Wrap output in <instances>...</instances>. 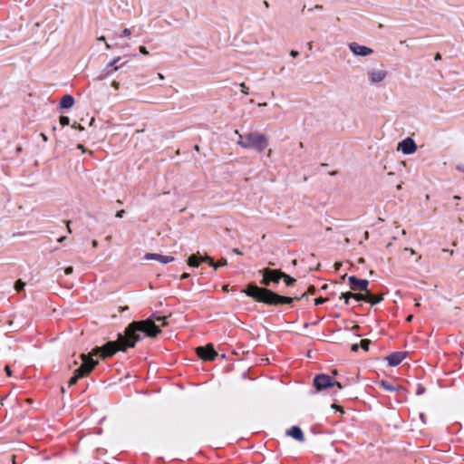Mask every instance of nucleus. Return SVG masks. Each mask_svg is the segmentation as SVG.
Returning <instances> with one entry per match:
<instances>
[{"label":"nucleus","instance_id":"nucleus-36","mask_svg":"<svg viewBox=\"0 0 464 464\" xmlns=\"http://www.w3.org/2000/svg\"><path fill=\"white\" fill-rule=\"evenodd\" d=\"M77 149L81 150L83 153L87 151V150L84 148L82 144H78Z\"/></svg>","mask_w":464,"mask_h":464},{"label":"nucleus","instance_id":"nucleus-26","mask_svg":"<svg viewBox=\"0 0 464 464\" xmlns=\"http://www.w3.org/2000/svg\"><path fill=\"white\" fill-rule=\"evenodd\" d=\"M60 123L63 126H66L70 123V119L67 116H61L60 117Z\"/></svg>","mask_w":464,"mask_h":464},{"label":"nucleus","instance_id":"nucleus-15","mask_svg":"<svg viewBox=\"0 0 464 464\" xmlns=\"http://www.w3.org/2000/svg\"><path fill=\"white\" fill-rule=\"evenodd\" d=\"M74 104V99L72 95H64L60 102V107L64 109L72 108Z\"/></svg>","mask_w":464,"mask_h":464},{"label":"nucleus","instance_id":"nucleus-22","mask_svg":"<svg viewBox=\"0 0 464 464\" xmlns=\"http://www.w3.org/2000/svg\"><path fill=\"white\" fill-rule=\"evenodd\" d=\"M371 343V341L368 339H363L361 341L360 345L364 350L367 351L369 349V345Z\"/></svg>","mask_w":464,"mask_h":464},{"label":"nucleus","instance_id":"nucleus-48","mask_svg":"<svg viewBox=\"0 0 464 464\" xmlns=\"http://www.w3.org/2000/svg\"><path fill=\"white\" fill-rule=\"evenodd\" d=\"M65 239V237H62L58 239V242H63Z\"/></svg>","mask_w":464,"mask_h":464},{"label":"nucleus","instance_id":"nucleus-34","mask_svg":"<svg viewBox=\"0 0 464 464\" xmlns=\"http://www.w3.org/2000/svg\"><path fill=\"white\" fill-rule=\"evenodd\" d=\"M111 86H112L115 90H118V89H119V87H120V83H119V82H117V81H113V82H111Z\"/></svg>","mask_w":464,"mask_h":464},{"label":"nucleus","instance_id":"nucleus-56","mask_svg":"<svg viewBox=\"0 0 464 464\" xmlns=\"http://www.w3.org/2000/svg\"><path fill=\"white\" fill-rule=\"evenodd\" d=\"M368 237H369L368 232H365V233H364V237H365V238H368Z\"/></svg>","mask_w":464,"mask_h":464},{"label":"nucleus","instance_id":"nucleus-29","mask_svg":"<svg viewBox=\"0 0 464 464\" xmlns=\"http://www.w3.org/2000/svg\"><path fill=\"white\" fill-rule=\"evenodd\" d=\"M240 87H241V92L244 94H248V87L246 85L245 82L240 83Z\"/></svg>","mask_w":464,"mask_h":464},{"label":"nucleus","instance_id":"nucleus-50","mask_svg":"<svg viewBox=\"0 0 464 464\" xmlns=\"http://www.w3.org/2000/svg\"><path fill=\"white\" fill-rule=\"evenodd\" d=\"M412 317H413L412 315H409V316L407 317V321H409V322H410V321H411V320H412Z\"/></svg>","mask_w":464,"mask_h":464},{"label":"nucleus","instance_id":"nucleus-9","mask_svg":"<svg viewBox=\"0 0 464 464\" xmlns=\"http://www.w3.org/2000/svg\"><path fill=\"white\" fill-rule=\"evenodd\" d=\"M397 150L405 155H410L417 150V145L411 138H406L398 143Z\"/></svg>","mask_w":464,"mask_h":464},{"label":"nucleus","instance_id":"nucleus-31","mask_svg":"<svg viewBox=\"0 0 464 464\" xmlns=\"http://www.w3.org/2000/svg\"><path fill=\"white\" fill-rule=\"evenodd\" d=\"M326 298H324V297H318L314 300V303L315 304H324V302H326Z\"/></svg>","mask_w":464,"mask_h":464},{"label":"nucleus","instance_id":"nucleus-25","mask_svg":"<svg viewBox=\"0 0 464 464\" xmlns=\"http://www.w3.org/2000/svg\"><path fill=\"white\" fill-rule=\"evenodd\" d=\"M381 385L387 391H395L397 390L395 387L390 385L389 383H387L386 382H381Z\"/></svg>","mask_w":464,"mask_h":464},{"label":"nucleus","instance_id":"nucleus-52","mask_svg":"<svg viewBox=\"0 0 464 464\" xmlns=\"http://www.w3.org/2000/svg\"><path fill=\"white\" fill-rule=\"evenodd\" d=\"M332 373H333V375H334V376L338 374V372H337V371H336V370H334V371L332 372Z\"/></svg>","mask_w":464,"mask_h":464},{"label":"nucleus","instance_id":"nucleus-41","mask_svg":"<svg viewBox=\"0 0 464 464\" xmlns=\"http://www.w3.org/2000/svg\"><path fill=\"white\" fill-rule=\"evenodd\" d=\"M352 350H353V351H354V352H356V351L358 350V344H353V345L352 346Z\"/></svg>","mask_w":464,"mask_h":464},{"label":"nucleus","instance_id":"nucleus-44","mask_svg":"<svg viewBox=\"0 0 464 464\" xmlns=\"http://www.w3.org/2000/svg\"><path fill=\"white\" fill-rule=\"evenodd\" d=\"M69 224H70V221L67 222V231L69 233H72V230H71V227H70Z\"/></svg>","mask_w":464,"mask_h":464},{"label":"nucleus","instance_id":"nucleus-62","mask_svg":"<svg viewBox=\"0 0 464 464\" xmlns=\"http://www.w3.org/2000/svg\"><path fill=\"white\" fill-rule=\"evenodd\" d=\"M420 418H421L422 421H424V420H423V414H420Z\"/></svg>","mask_w":464,"mask_h":464},{"label":"nucleus","instance_id":"nucleus-33","mask_svg":"<svg viewBox=\"0 0 464 464\" xmlns=\"http://www.w3.org/2000/svg\"><path fill=\"white\" fill-rule=\"evenodd\" d=\"M72 271H73L72 266H68V267H66V268L64 269V273H65V275H71V274L72 273Z\"/></svg>","mask_w":464,"mask_h":464},{"label":"nucleus","instance_id":"nucleus-54","mask_svg":"<svg viewBox=\"0 0 464 464\" xmlns=\"http://www.w3.org/2000/svg\"><path fill=\"white\" fill-rule=\"evenodd\" d=\"M98 40H100V41H104V40H105V38H104V36H101V37H99V39H98Z\"/></svg>","mask_w":464,"mask_h":464},{"label":"nucleus","instance_id":"nucleus-46","mask_svg":"<svg viewBox=\"0 0 464 464\" xmlns=\"http://www.w3.org/2000/svg\"><path fill=\"white\" fill-rule=\"evenodd\" d=\"M334 266H335V268H336V269H339V268H340V266H341V263H335V265H334Z\"/></svg>","mask_w":464,"mask_h":464},{"label":"nucleus","instance_id":"nucleus-4","mask_svg":"<svg viewBox=\"0 0 464 464\" xmlns=\"http://www.w3.org/2000/svg\"><path fill=\"white\" fill-rule=\"evenodd\" d=\"M103 352L104 346L102 348L97 347L88 354L82 353L81 355L82 363L78 369L75 370L73 376L69 380V386L74 385L80 378L87 376L98 363V361L93 360L92 356L101 354L103 358H105L106 356L103 355Z\"/></svg>","mask_w":464,"mask_h":464},{"label":"nucleus","instance_id":"nucleus-45","mask_svg":"<svg viewBox=\"0 0 464 464\" xmlns=\"http://www.w3.org/2000/svg\"><path fill=\"white\" fill-rule=\"evenodd\" d=\"M158 77L160 79V80H163L164 79V76L162 73L159 72L158 73Z\"/></svg>","mask_w":464,"mask_h":464},{"label":"nucleus","instance_id":"nucleus-14","mask_svg":"<svg viewBox=\"0 0 464 464\" xmlns=\"http://www.w3.org/2000/svg\"><path fill=\"white\" fill-rule=\"evenodd\" d=\"M286 434L298 441H304V434L302 430L297 426H293L286 431Z\"/></svg>","mask_w":464,"mask_h":464},{"label":"nucleus","instance_id":"nucleus-13","mask_svg":"<svg viewBox=\"0 0 464 464\" xmlns=\"http://www.w3.org/2000/svg\"><path fill=\"white\" fill-rule=\"evenodd\" d=\"M406 353L402 352H397L390 354L386 357V360L390 366H397L405 358Z\"/></svg>","mask_w":464,"mask_h":464},{"label":"nucleus","instance_id":"nucleus-35","mask_svg":"<svg viewBox=\"0 0 464 464\" xmlns=\"http://www.w3.org/2000/svg\"><path fill=\"white\" fill-rule=\"evenodd\" d=\"M125 211L123 209L121 210H119L117 213H116V218H122L123 215H124Z\"/></svg>","mask_w":464,"mask_h":464},{"label":"nucleus","instance_id":"nucleus-42","mask_svg":"<svg viewBox=\"0 0 464 464\" xmlns=\"http://www.w3.org/2000/svg\"><path fill=\"white\" fill-rule=\"evenodd\" d=\"M92 245L93 247H96L98 246V241L97 240H93L92 242Z\"/></svg>","mask_w":464,"mask_h":464},{"label":"nucleus","instance_id":"nucleus-51","mask_svg":"<svg viewBox=\"0 0 464 464\" xmlns=\"http://www.w3.org/2000/svg\"><path fill=\"white\" fill-rule=\"evenodd\" d=\"M78 129H79V130H81V131L84 130V128H83L82 125H79V126H78Z\"/></svg>","mask_w":464,"mask_h":464},{"label":"nucleus","instance_id":"nucleus-21","mask_svg":"<svg viewBox=\"0 0 464 464\" xmlns=\"http://www.w3.org/2000/svg\"><path fill=\"white\" fill-rule=\"evenodd\" d=\"M227 264V259H221L218 262H214V266H212V267H214L215 269H218V267L224 266Z\"/></svg>","mask_w":464,"mask_h":464},{"label":"nucleus","instance_id":"nucleus-30","mask_svg":"<svg viewBox=\"0 0 464 464\" xmlns=\"http://www.w3.org/2000/svg\"><path fill=\"white\" fill-rule=\"evenodd\" d=\"M130 35V30L128 28H125L121 33V37H129Z\"/></svg>","mask_w":464,"mask_h":464},{"label":"nucleus","instance_id":"nucleus-43","mask_svg":"<svg viewBox=\"0 0 464 464\" xmlns=\"http://www.w3.org/2000/svg\"><path fill=\"white\" fill-rule=\"evenodd\" d=\"M41 137L43 138V140H44V141H46V140H47V136H46L44 133H42V134H41Z\"/></svg>","mask_w":464,"mask_h":464},{"label":"nucleus","instance_id":"nucleus-24","mask_svg":"<svg viewBox=\"0 0 464 464\" xmlns=\"http://www.w3.org/2000/svg\"><path fill=\"white\" fill-rule=\"evenodd\" d=\"M24 285L25 284L22 280H18L14 285V288L17 291H21L22 289H24Z\"/></svg>","mask_w":464,"mask_h":464},{"label":"nucleus","instance_id":"nucleus-17","mask_svg":"<svg viewBox=\"0 0 464 464\" xmlns=\"http://www.w3.org/2000/svg\"><path fill=\"white\" fill-rule=\"evenodd\" d=\"M201 261V256L198 255H192L188 259V265L189 266L197 267L199 265V262Z\"/></svg>","mask_w":464,"mask_h":464},{"label":"nucleus","instance_id":"nucleus-59","mask_svg":"<svg viewBox=\"0 0 464 464\" xmlns=\"http://www.w3.org/2000/svg\"><path fill=\"white\" fill-rule=\"evenodd\" d=\"M106 48H107V49H110V48H111V46H110V44H106Z\"/></svg>","mask_w":464,"mask_h":464},{"label":"nucleus","instance_id":"nucleus-11","mask_svg":"<svg viewBox=\"0 0 464 464\" xmlns=\"http://www.w3.org/2000/svg\"><path fill=\"white\" fill-rule=\"evenodd\" d=\"M197 353L203 360H214L218 355L214 351L212 344H208L205 347H198Z\"/></svg>","mask_w":464,"mask_h":464},{"label":"nucleus","instance_id":"nucleus-10","mask_svg":"<svg viewBox=\"0 0 464 464\" xmlns=\"http://www.w3.org/2000/svg\"><path fill=\"white\" fill-rule=\"evenodd\" d=\"M351 289L353 291H363L365 293L369 292L368 285L369 281L366 279H358L355 276H352L348 278Z\"/></svg>","mask_w":464,"mask_h":464},{"label":"nucleus","instance_id":"nucleus-8","mask_svg":"<svg viewBox=\"0 0 464 464\" xmlns=\"http://www.w3.org/2000/svg\"><path fill=\"white\" fill-rule=\"evenodd\" d=\"M349 50L352 52V53L355 56H369L373 53V50L370 47H367L365 45H362L358 43L353 42L349 44Z\"/></svg>","mask_w":464,"mask_h":464},{"label":"nucleus","instance_id":"nucleus-12","mask_svg":"<svg viewBox=\"0 0 464 464\" xmlns=\"http://www.w3.org/2000/svg\"><path fill=\"white\" fill-rule=\"evenodd\" d=\"M146 260H157L161 264H168L174 261V257L170 256H163L160 254L148 253L144 256Z\"/></svg>","mask_w":464,"mask_h":464},{"label":"nucleus","instance_id":"nucleus-27","mask_svg":"<svg viewBox=\"0 0 464 464\" xmlns=\"http://www.w3.org/2000/svg\"><path fill=\"white\" fill-rule=\"evenodd\" d=\"M201 261H207L211 266H214V260L208 256H201Z\"/></svg>","mask_w":464,"mask_h":464},{"label":"nucleus","instance_id":"nucleus-58","mask_svg":"<svg viewBox=\"0 0 464 464\" xmlns=\"http://www.w3.org/2000/svg\"><path fill=\"white\" fill-rule=\"evenodd\" d=\"M422 392H423V390H419L417 393H418V394H420V393H422Z\"/></svg>","mask_w":464,"mask_h":464},{"label":"nucleus","instance_id":"nucleus-1","mask_svg":"<svg viewBox=\"0 0 464 464\" xmlns=\"http://www.w3.org/2000/svg\"><path fill=\"white\" fill-rule=\"evenodd\" d=\"M167 317L153 314L147 320L134 322L126 329L125 335H120L115 342H109L104 345V356H111L118 351H125L128 347H133L140 339L139 333L154 337L160 333V327L166 326Z\"/></svg>","mask_w":464,"mask_h":464},{"label":"nucleus","instance_id":"nucleus-16","mask_svg":"<svg viewBox=\"0 0 464 464\" xmlns=\"http://www.w3.org/2000/svg\"><path fill=\"white\" fill-rule=\"evenodd\" d=\"M366 298H367L366 299L367 303H369L371 304H376L382 300V295H372L370 292H367Z\"/></svg>","mask_w":464,"mask_h":464},{"label":"nucleus","instance_id":"nucleus-55","mask_svg":"<svg viewBox=\"0 0 464 464\" xmlns=\"http://www.w3.org/2000/svg\"><path fill=\"white\" fill-rule=\"evenodd\" d=\"M460 198L459 196H454V199L459 200Z\"/></svg>","mask_w":464,"mask_h":464},{"label":"nucleus","instance_id":"nucleus-37","mask_svg":"<svg viewBox=\"0 0 464 464\" xmlns=\"http://www.w3.org/2000/svg\"><path fill=\"white\" fill-rule=\"evenodd\" d=\"M5 370L8 376H12V371L10 370L9 366H5Z\"/></svg>","mask_w":464,"mask_h":464},{"label":"nucleus","instance_id":"nucleus-49","mask_svg":"<svg viewBox=\"0 0 464 464\" xmlns=\"http://www.w3.org/2000/svg\"><path fill=\"white\" fill-rule=\"evenodd\" d=\"M439 59H440V53H437L435 56V60H439Z\"/></svg>","mask_w":464,"mask_h":464},{"label":"nucleus","instance_id":"nucleus-3","mask_svg":"<svg viewBox=\"0 0 464 464\" xmlns=\"http://www.w3.org/2000/svg\"><path fill=\"white\" fill-rule=\"evenodd\" d=\"M235 134L238 136L237 144L242 149L252 150L261 153L268 146L267 136L259 131H251L243 135L237 130H236Z\"/></svg>","mask_w":464,"mask_h":464},{"label":"nucleus","instance_id":"nucleus-61","mask_svg":"<svg viewBox=\"0 0 464 464\" xmlns=\"http://www.w3.org/2000/svg\"><path fill=\"white\" fill-rule=\"evenodd\" d=\"M401 185H398V186H397V188H398V189H401Z\"/></svg>","mask_w":464,"mask_h":464},{"label":"nucleus","instance_id":"nucleus-53","mask_svg":"<svg viewBox=\"0 0 464 464\" xmlns=\"http://www.w3.org/2000/svg\"><path fill=\"white\" fill-rule=\"evenodd\" d=\"M314 8V9H322V6L321 5H315Z\"/></svg>","mask_w":464,"mask_h":464},{"label":"nucleus","instance_id":"nucleus-5","mask_svg":"<svg viewBox=\"0 0 464 464\" xmlns=\"http://www.w3.org/2000/svg\"><path fill=\"white\" fill-rule=\"evenodd\" d=\"M314 385L318 390H324L329 387L336 386L338 390L343 389V385L339 382L333 381L332 377L327 374H318L314 379Z\"/></svg>","mask_w":464,"mask_h":464},{"label":"nucleus","instance_id":"nucleus-57","mask_svg":"<svg viewBox=\"0 0 464 464\" xmlns=\"http://www.w3.org/2000/svg\"><path fill=\"white\" fill-rule=\"evenodd\" d=\"M227 287H228V285H225V286L223 287V290H224V291H227Z\"/></svg>","mask_w":464,"mask_h":464},{"label":"nucleus","instance_id":"nucleus-7","mask_svg":"<svg viewBox=\"0 0 464 464\" xmlns=\"http://www.w3.org/2000/svg\"><path fill=\"white\" fill-rule=\"evenodd\" d=\"M282 276H284V273L279 270H272L266 268L263 271L262 284L265 285H269L271 282L278 283L282 278Z\"/></svg>","mask_w":464,"mask_h":464},{"label":"nucleus","instance_id":"nucleus-28","mask_svg":"<svg viewBox=\"0 0 464 464\" xmlns=\"http://www.w3.org/2000/svg\"><path fill=\"white\" fill-rule=\"evenodd\" d=\"M201 261H207L211 266H214V260L208 256H201Z\"/></svg>","mask_w":464,"mask_h":464},{"label":"nucleus","instance_id":"nucleus-39","mask_svg":"<svg viewBox=\"0 0 464 464\" xmlns=\"http://www.w3.org/2000/svg\"><path fill=\"white\" fill-rule=\"evenodd\" d=\"M405 251H410V254H411V255H415L416 254L415 250L412 249V248L406 247Z\"/></svg>","mask_w":464,"mask_h":464},{"label":"nucleus","instance_id":"nucleus-2","mask_svg":"<svg viewBox=\"0 0 464 464\" xmlns=\"http://www.w3.org/2000/svg\"><path fill=\"white\" fill-rule=\"evenodd\" d=\"M244 292L250 297L267 304H291L294 300L292 297L281 296L271 290L261 288L254 285H249Z\"/></svg>","mask_w":464,"mask_h":464},{"label":"nucleus","instance_id":"nucleus-20","mask_svg":"<svg viewBox=\"0 0 464 464\" xmlns=\"http://www.w3.org/2000/svg\"><path fill=\"white\" fill-rule=\"evenodd\" d=\"M282 278L285 279V282L286 285H291L295 281L294 278H292L291 276H289L288 275H286L285 273H284V276H282Z\"/></svg>","mask_w":464,"mask_h":464},{"label":"nucleus","instance_id":"nucleus-6","mask_svg":"<svg viewBox=\"0 0 464 464\" xmlns=\"http://www.w3.org/2000/svg\"><path fill=\"white\" fill-rule=\"evenodd\" d=\"M388 75V72L382 68H373L367 72V76L372 84L382 82Z\"/></svg>","mask_w":464,"mask_h":464},{"label":"nucleus","instance_id":"nucleus-19","mask_svg":"<svg viewBox=\"0 0 464 464\" xmlns=\"http://www.w3.org/2000/svg\"><path fill=\"white\" fill-rule=\"evenodd\" d=\"M367 293L364 294H353V298L357 301H365L366 302Z\"/></svg>","mask_w":464,"mask_h":464},{"label":"nucleus","instance_id":"nucleus-32","mask_svg":"<svg viewBox=\"0 0 464 464\" xmlns=\"http://www.w3.org/2000/svg\"><path fill=\"white\" fill-rule=\"evenodd\" d=\"M139 50H140V53H142L144 55L149 54V52H148V50L146 49L145 46H140Z\"/></svg>","mask_w":464,"mask_h":464},{"label":"nucleus","instance_id":"nucleus-60","mask_svg":"<svg viewBox=\"0 0 464 464\" xmlns=\"http://www.w3.org/2000/svg\"><path fill=\"white\" fill-rule=\"evenodd\" d=\"M234 252L239 254V251L237 249H235Z\"/></svg>","mask_w":464,"mask_h":464},{"label":"nucleus","instance_id":"nucleus-47","mask_svg":"<svg viewBox=\"0 0 464 464\" xmlns=\"http://www.w3.org/2000/svg\"><path fill=\"white\" fill-rule=\"evenodd\" d=\"M309 292L314 293V286H310L309 287Z\"/></svg>","mask_w":464,"mask_h":464},{"label":"nucleus","instance_id":"nucleus-38","mask_svg":"<svg viewBox=\"0 0 464 464\" xmlns=\"http://www.w3.org/2000/svg\"><path fill=\"white\" fill-rule=\"evenodd\" d=\"M298 54H299V53H298L297 51H295V50H292V51L290 52V55H291L292 57H296Z\"/></svg>","mask_w":464,"mask_h":464},{"label":"nucleus","instance_id":"nucleus-40","mask_svg":"<svg viewBox=\"0 0 464 464\" xmlns=\"http://www.w3.org/2000/svg\"><path fill=\"white\" fill-rule=\"evenodd\" d=\"M188 276H189V275L188 273H184V274H182L181 278L187 279V278H188Z\"/></svg>","mask_w":464,"mask_h":464},{"label":"nucleus","instance_id":"nucleus-23","mask_svg":"<svg viewBox=\"0 0 464 464\" xmlns=\"http://www.w3.org/2000/svg\"><path fill=\"white\" fill-rule=\"evenodd\" d=\"M341 298H343L344 303L347 304L349 303V299L353 298V293H351V292L343 293V294H342Z\"/></svg>","mask_w":464,"mask_h":464},{"label":"nucleus","instance_id":"nucleus-18","mask_svg":"<svg viewBox=\"0 0 464 464\" xmlns=\"http://www.w3.org/2000/svg\"><path fill=\"white\" fill-rule=\"evenodd\" d=\"M120 59H121L120 57H117L111 63H110L109 66L112 67V70L111 72L118 71L122 66V65H121V66L116 65V63L120 61Z\"/></svg>","mask_w":464,"mask_h":464}]
</instances>
